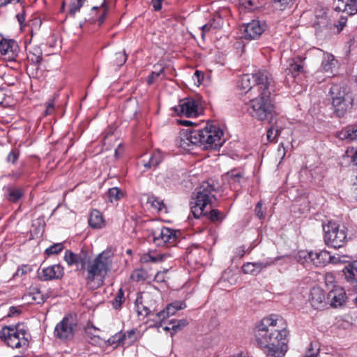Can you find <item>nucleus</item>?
<instances>
[{"mask_svg":"<svg viewBox=\"0 0 357 357\" xmlns=\"http://www.w3.org/2000/svg\"><path fill=\"white\" fill-rule=\"evenodd\" d=\"M63 258L69 266L77 265L83 271L86 283L97 289L104 284L112 268L114 255L111 250H105L91 258L86 250L82 249L77 254L67 250Z\"/></svg>","mask_w":357,"mask_h":357,"instance_id":"f257e3e1","label":"nucleus"},{"mask_svg":"<svg viewBox=\"0 0 357 357\" xmlns=\"http://www.w3.org/2000/svg\"><path fill=\"white\" fill-rule=\"evenodd\" d=\"M286 321L278 314L263 318L256 327L255 337L257 345L265 350L268 357H284L287 350Z\"/></svg>","mask_w":357,"mask_h":357,"instance_id":"f03ea898","label":"nucleus"},{"mask_svg":"<svg viewBox=\"0 0 357 357\" xmlns=\"http://www.w3.org/2000/svg\"><path fill=\"white\" fill-rule=\"evenodd\" d=\"M222 135V131L213 126H207L203 129L182 130L176 144L186 151H190L195 146L202 149H217L223 144Z\"/></svg>","mask_w":357,"mask_h":357,"instance_id":"7ed1b4c3","label":"nucleus"},{"mask_svg":"<svg viewBox=\"0 0 357 357\" xmlns=\"http://www.w3.org/2000/svg\"><path fill=\"white\" fill-rule=\"evenodd\" d=\"M270 95L271 90L269 88L263 89L260 92L259 97L252 99L246 105L248 113L259 121H267L269 123H272L274 121L275 112L271 101Z\"/></svg>","mask_w":357,"mask_h":357,"instance_id":"20e7f679","label":"nucleus"},{"mask_svg":"<svg viewBox=\"0 0 357 357\" xmlns=\"http://www.w3.org/2000/svg\"><path fill=\"white\" fill-rule=\"evenodd\" d=\"M215 190L214 186L208 181L203 182L196 189L190 202L191 211L195 218H198L208 213L205 209L208 206H213V201L215 199L213 195Z\"/></svg>","mask_w":357,"mask_h":357,"instance_id":"39448f33","label":"nucleus"},{"mask_svg":"<svg viewBox=\"0 0 357 357\" xmlns=\"http://www.w3.org/2000/svg\"><path fill=\"white\" fill-rule=\"evenodd\" d=\"M0 337L13 349H26L29 344V334L23 324L6 326L2 328Z\"/></svg>","mask_w":357,"mask_h":357,"instance_id":"423d86ee","label":"nucleus"},{"mask_svg":"<svg viewBox=\"0 0 357 357\" xmlns=\"http://www.w3.org/2000/svg\"><path fill=\"white\" fill-rule=\"evenodd\" d=\"M273 83L270 73L266 70H259L255 74L243 75L238 84V87L245 92L250 91L253 86L257 85L258 90L263 91L271 86Z\"/></svg>","mask_w":357,"mask_h":357,"instance_id":"0eeeda50","label":"nucleus"},{"mask_svg":"<svg viewBox=\"0 0 357 357\" xmlns=\"http://www.w3.org/2000/svg\"><path fill=\"white\" fill-rule=\"evenodd\" d=\"M323 228L326 245L335 249L344 246L347 241V229L344 226L329 221Z\"/></svg>","mask_w":357,"mask_h":357,"instance_id":"6e6552de","label":"nucleus"},{"mask_svg":"<svg viewBox=\"0 0 357 357\" xmlns=\"http://www.w3.org/2000/svg\"><path fill=\"white\" fill-rule=\"evenodd\" d=\"M330 93L334 112L338 117L344 116L353 105L354 99L351 94L341 90V87L337 84L331 86Z\"/></svg>","mask_w":357,"mask_h":357,"instance_id":"1a4fd4ad","label":"nucleus"},{"mask_svg":"<svg viewBox=\"0 0 357 357\" xmlns=\"http://www.w3.org/2000/svg\"><path fill=\"white\" fill-rule=\"evenodd\" d=\"M77 324L71 316L64 317L55 326L54 335L61 341L68 342L73 340Z\"/></svg>","mask_w":357,"mask_h":357,"instance_id":"9d476101","label":"nucleus"},{"mask_svg":"<svg viewBox=\"0 0 357 357\" xmlns=\"http://www.w3.org/2000/svg\"><path fill=\"white\" fill-rule=\"evenodd\" d=\"M20 52V47L17 42L12 39H6L0 36V57L5 61L10 63V68H17L19 64L16 58Z\"/></svg>","mask_w":357,"mask_h":357,"instance_id":"9b49d317","label":"nucleus"},{"mask_svg":"<svg viewBox=\"0 0 357 357\" xmlns=\"http://www.w3.org/2000/svg\"><path fill=\"white\" fill-rule=\"evenodd\" d=\"M180 231L166 227L158 228L151 232L153 241L158 246L174 245L176 243Z\"/></svg>","mask_w":357,"mask_h":357,"instance_id":"f8f14e48","label":"nucleus"},{"mask_svg":"<svg viewBox=\"0 0 357 357\" xmlns=\"http://www.w3.org/2000/svg\"><path fill=\"white\" fill-rule=\"evenodd\" d=\"M266 28L267 24L264 21L253 20L244 24L243 37L249 40L257 39L261 36Z\"/></svg>","mask_w":357,"mask_h":357,"instance_id":"ddd939ff","label":"nucleus"},{"mask_svg":"<svg viewBox=\"0 0 357 357\" xmlns=\"http://www.w3.org/2000/svg\"><path fill=\"white\" fill-rule=\"evenodd\" d=\"M174 109L178 115L186 117H195L199 114L198 103L192 98L181 100L178 105L175 107Z\"/></svg>","mask_w":357,"mask_h":357,"instance_id":"4468645a","label":"nucleus"},{"mask_svg":"<svg viewBox=\"0 0 357 357\" xmlns=\"http://www.w3.org/2000/svg\"><path fill=\"white\" fill-rule=\"evenodd\" d=\"M300 257H303L306 261H311L316 266H324L330 262L331 253L326 250L301 252Z\"/></svg>","mask_w":357,"mask_h":357,"instance_id":"2eb2a0df","label":"nucleus"},{"mask_svg":"<svg viewBox=\"0 0 357 357\" xmlns=\"http://www.w3.org/2000/svg\"><path fill=\"white\" fill-rule=\"evenodd\" d=\"M63 268L59 264H54L43 268H40L38 271V278L42 281L60 279L63 277Z\"/></svg>","mask_w":357,"mask_h":357,"instance_id":"dca6fc26","label":"nucleus"},{"mask_svg":"<svg viewBox=\"0 0 357 357\" xmlns=\"http://www.w3.org/2000/svg\"><path fill=\"white\" fill-rule=\"evenodd\" d=\"M278 259H266L258 262H248L243 266L242 270L245 274L257 275L263 269L273 265Z\"/></svg>","mask_w":357,"mask_h":357,"instance_id":"f3484780","label":"nucleus"},{"mask_svg":"<svg viewBox=\"0 0 357 357\" xmlns=\"http://www.w3.org/2000/svg\"><path fill=\"white\" fill-rule=\"evenodd\" d=\"M309 301L315 309L323 307L325 301L324 291L320 287H313L310 291Z\"/></svg>","mask_w":357,"mask_h":357,"instance_id":"a211bd4d","label":"nucleus"},{"mask_svg":"<svg viewBox=\"0 0 357 357\" xmlns=\"http://www.w3.org/2000/svg\"><path fill=\"white\" fill-rule=\"evenodd\" d=\"M327 299L333 307L341 306L345 301V293L342 288L335 287L328 294Z\"/></svg>","mask_w":357,"mask_h":357,"instance_id":"6ab92c4d","label":"nucleus"},{"mask_svg":"<svg viewBox=\"0 0 357 357\" xmlns=\"http://www.w3.org/2000/svg\"><path fill=\"white\" fill-rule=\"evenodd\" d=\"M337 63L334 56L331 54H324L320 70L325 73L326 77H330L334 75Z\"/></svg>","mask_w":357,"mask_h":357,"instance_id":"aec40b11","label":"nucleus"},{"mask_svg":"<svg viewBox=\"0 0 357 357\" xmlns=\"http://www.w3.org/2000/svg\"><path fill=\"white\" fill-rule=\"evenodd\" d=\"M335 10L353 15L357 13V3L351 0H337L335 1Z\"/></svg>","mask_w":357,"mask_h":357,"instance_id":"412c9836","label":"nucleus"},{"mask_svg":"<svg viewBox=\"0 0 357 357\" xmlns=\"http://www.w3.org/2000/svg\"><path fill=\"white\" fill-rule=\"evenodd\" d=\"M303 70V61L299 59H292L288 61V66L285 69L286 76H291L295 79Z\"/></svg>","mask_w":357,"mask_h":357,"instance_id":"4be33fe9","label":"nucleus"},{"mask_svg":"<svg viewBox=\"0 0 357 357\" xmlns=\"http://www.w3.org/2000/svg\"><path fill=\"white\" fill-rule=\"evenodd\" d=\"M162 155L161 152L158 151H153L152 154L148 157V160L145 158L142 160V162L146 169L157 167L162 161Z\"/></svg>","mask_w":357,"mask_h":357,"instance_id":"5701e85b","label":"nucleus"},{"mask_svg":"<svg viewBox=\"0 0 357 357\" xmlns=\"http://www.w3.org/2000/svg\"><path fill=\"white\" fill-rule=\"evenodd\" d=\"M338 137L343 140L357 141V124L347 126L342 130Z\"/></svg>","mask_w":357,"mask_h":357,"instance_id":"b1692460","label":"nucleus"},{"mask_svg":"<svg viewBox=\"0 0 357 357\" xmlns=\"http://www.w3.org/2000/svg\"><path fill=\"white\" fill-rule=\"evenodd\" d=\"M343 273L347 281L357 282V261L346 266Z\"/></svg>","mask_w":357,"mask_h":357,"instance_id":"393cba45","label":"nucleus"},{"mask_svg":"<svg viewBox=\"0 0 357 357\" xmlns=\"http://www.w3.org/2000/svg\"><path fill=\"white\" fill-rule=\"evenodd\" d=\"M89 225L93 228H101L104 225V220L100 212L98 210H93L89 220Z\"/></svg>","mask_w":357,"mask_h":357,"instance_id":"a878e982","label":"nucleus"},{"mask_svg":"<svg viewBox=\"0 0 357 357\" xmlns=\"http://www.w3.org/2000/svg\"><path fill=\"white\" fill-rule=\"evenodd\" d=\"M329 25V20L325 13H323L321 16H317L314 22V26L315 29L320 31L325 29L327 30Z\"/></svg>","mask_w":357,"mask_h":357,"instance_id":"bb28decb","label":"nucleus"},{"mask_svg":"<svg viewBox=\"0 0 357 357\" xmlns=\"http://www.w3.org/2000/svg\"><path fill=\"white\" fill-rule=\"evenodd\" d=\"M151 315L152 316L150 318V320L154 321L155 323V326L159 327L161 326V324L163 320L166 319L167 317L172 314L169 312L167 307H166L165 310H163L155 314L153 313Z\"/></svg>","mask_w":357,"mask_h":357,"instance_id":"cd10ccee","label":"nucleus"},{"mask_svg":"<svg viewBox=\"0 0 357 357\" xmlns=\"http://www.w3.org/2000/svg\"><path fill=\"white\" fill-rule=\"evenodd\" d=\"M23 196V192L20 188L8 187L7 188V199L12 202H17Z\"/></svg>","mask_w":357,"mask_h":357,"instance_id":"c85d7f7f","label":"nucleus"},{"mask_svg":"<svg viewBox=\"0 0 357 357\" xmlns=\"http://www.w3.org/2000/svg\"><path fill=\"white\" fill-rule=\"evenodd\" d=\"M167 257H169V255L167 253H160L156 255H151V253H148L144 255L142 259L144 262L151 261L153 263H158L163 261Z\"/></svg>","mask_w":357,"mask_h":357,"instance_id":"c756f323","label":"nucleus"},{"mask_svg":"<svg viewBox=\"0 0 357 357\" xmlns=\"http://www.w3.org/2000/svg\"><path fill=\"white\" fill-rule=\"evenodd\" d=\"M42 56L41 49L38 46H35L29 51L28 58L31 62L39 63L42 61Z\"/></svg>","mask_w":357,"mask_h":357,"instance_id":"7c9ffc66","label":"nucleus"},{"mask_svg":"<svg viewBox=\"0 0 357 357\" xmlns=\"http://www.w3.org/2000/svg\"><path fill=\"white\" fill-rule=\"evenodd\" d=\"M123 345H131L137 340V333L135 330H130L122 334Z\"/></svg>","mask_w":357,"mask_h":357,"instance_id":"2f4dec72","label":"nucleus"},{"mask_svg":"<svg viewBox=\"0 0 357 357\" xmlns=\"http://www.w3.org/2000/svg\"><path fill=\"white\" fill-rule=\"evenodd\" d=\"M149 203L151 204V206L158 210L159 212H167V208L163 203L162 200H160L157 197H150L149 199Z\"/></svg>","mask_w":357,"mask_h":357,"instance_id":"473e14b6","label":"nucleus"},{"mask_svg":"<svg viewBox=\"0 0 357 357\" xmlns=\"http://www.w3.org/2000/svg\"><path fill=\"white\" fill-rule=\"evenodd\" d=\"M27 296L30 297L31 301L37 303H41L44 302L43 295L41 294L40 290L37 288H33L31 291L29 293Z\"/></svg>","mask_w":357,"mask_h":357,"instance_id":"72a5a7b5","label":"nucleus"},{"mask_svg":"<svg viewBox=\"0 0 357 357\" xmlns=\"http://www.w3.org/2000/svg\"><path fill=\"white\" fill-rule=\"evenodd\" d=\"M106 344L114 348L117 347L119 345H123L122 333H119L112 336L106 341Z\"/></svg>","mask_w":357,"mask_h":357,"instance_id":"f704fd0d","label":"nucleus"},{"mask_svg":"<svg viewBox=\"0 0 357 357\" xmlns=\"http://www.w3.org/2000/svg\"><path fill=\"white\" fill-rule=\"evenodd\" d=\"M127 60L125 52H116L113 57L112 63L119 67L122 66Z\"/></svg>","mask_w":357,"mask_h":357,"instance_id":"c9c22d12","label":"nucleus"},{"mask_svg":"<svg viewBox=\"0 0 357 357\" xmlns=\"http://www.w3.org/2000/svg\"><path fill=\"white\" fill-rule=\"evenodd\" d=\"M185 306L186 305L183 301H175L169 304L167 307L169 312L174 315L178 310L185 308Z\"/></svg>","mask_w":357,"mask_h":357,"instance_id":"e433bc0d","label":"nucleus"},{"mask_svg":"<svg viewBox=\"0 0 357 357\" xmlns=\"http://www.w3.org/2000/svg\"><path fill=\"white\" fill-rule=\"evenodd\" d=\"M84 1L85 0H72L68 12L69 15L74 16L75 13L80 10Z\"/></svg>","mask_w":357,"mask_h":357,"instance_id":"4c0bfd02","label":"nucleus"},{"mask_svg":"<svg viewBox=\"0 0 357 357\" xmlns=\"http://www.w3.org/2000/svg\"><path fill=\"white\" fill-rule=\"evenodd\" d=\"M124 293L122 289H119V291L112 301L114 308L117 309L121 307V304L124 302Z\"/></svg>","mask_w":357,"mask_h":357,"instance_id":"58836bf2","label":"nucleus"},{"mask_svg":"<svg viewBox=\"0 0 357 357\" xmlns=\"http://www.w3.org/2000/svg\"><path fill=\"white\" fill-rule=\"evenodd\" d=\"M281 133V130L278 128L271 126L267 131V138L269 141L272 142L279 136Z\"/></svg>","mask_w":357,"mask_h":357,"instance_id":"ea45409f","label":"nucleus"},{"mask_svg":"<svg viewBox=\"0 0 357 357\" xmlns=\"http://www.w3.org/2000/svg\"><path fill=\"white\" fill-rule=\"evenodd\" d=\"M108 193L112 202L113 199L118 200L123 196L121 190L116 187L110 188Z\"/></svg>","mask_w":357,"mask_h":357,"instance_id":"a19ab883","label":"nucleus"},{"mask_svg":"<svg viewBox=\"0 0 357 357\" xmlns=\"http://www.w3.org/2000/svg\"><path fill=\"white\" fill-rule=\"evenodd\" d=\"M63 248V246L61 243H55L53 245L50 246L45 250V252L47 255L57 254L61 252Z\"/></svg>","mask_w":357,"mask_h":357,"instance_id":"79ce46f5","label":"nucleus"},{"mask_svg":"<svg viewBox=\"0 0 357 357\" xmlns=\"http://www.w3.org/2000/svg\"><path fill=\"white\" fill-rule=\"evenodd\" d=\"M86 333L89 341L91 344L95 345H101L102 343L106 344V340H102L98 335H92L91 336H90V332H89L88 331H86Z\"/></svg>","mask_w":357,"mask_h":357,"instance_id":"37998d69","label":"nucleus"},{"mask_svg":"<svg viewBox=\"0 0 357 357\" xmlns=\"http://www.w3.org/2000/svg\"><path fill=\"white\" fill-rule=\"evenodd\" d=\"M172 330L176 332L178 329L185 327L188 325V321L185 319H181L178 321H172Z\"/></svg>","mask_w":357,"mask_h":357,"instance_id":"c03bdc74","label":"nucleus"},{"mask_svg":"<svg viewBox=\"0 0 357 357\" xmlns=\"http://www.w3.org/2000/svg\"><path fill=\"white\" fill-rule=\"evenodd\" d=\"M347 22V17L346 15H342L339 19L337 24H335L334 26L337 28V32L340 33L343 28L345 26Z\"/></svg>","mask_w":357,"mask_h":357,"instance_id":"a18cd8bd","label":"nucleus"},{"mask_svg":"<svg viewBox=\"0 0 357 357\" xmlns=\"http://www.w3.org/2000/svg\"><path fill=\"white\" fill-rule=\"evenodd\" d=\"M209 218L211 221H218L222 219V214L216 209H211L209 213Z\"/></svg>","mask_w":357,"mask_h":357,"instance_id":"49530a36","label":"nucleus"},{"mask_svg":"<svg viewBox=\"0 0 357 357\" xmlns=\"http://www.w3.org/2000/svg\"><path fill=\"white\" fill-rule=\"evenodd\" d=\"M347 258H348V257H347V256L340 257L339 255H331V259H330L329 263H331V264L345 263V262H347Z\"/></svg>","mask_w":357,"mask_h":357,"instance_id":"de8ad7c7","label":"nucleus"},{"mask_svg":"<svg viewBox=\"0 0 357 357\" xmlns=\"http://www.w3.org/2000/svg\"><path fill=\"white\" fill-rule=\"evenodd\" d=\"M19 151L16 149L12 150L7 156V161L15 164L19 158Z\"/></svg>","mask_w":357,"mask_h":357,"instance_id":"09e8293b","label":"nucleus"},{"mask_svg":"<svg viewBox=\"0 0 357 357\" xmlns=\"http://www.w3.org/2000/svg\"><path fill=\"white\" fill-rule=\"evenodd\" d=\"M255 215L259 219H262L264 218V210L263 208V204L261 202H259L256 205L255 209Z\"/></svg>","mask_w":357,"mask_h":357,"instance_id":"8fccbe9b","label":"nucleus"},{"mask_svg":"<svg viewBox=\"0 0 357 357\" xmlns=\"http://www.w3.org/2000/svg\"><path fill=\"white\" fill-rule=\"evenodd\" d=\"M30 268L26 265H23L17 268L16 272L14 273V277H22V275L26 274L28 271H30Z\"/></svg>","mask_w":357,"mask_h":357,"instance_id":"3c124183","label":"nucleus"},{"mask_svg":"<svg viewBox=\"0 0 357 357\" xmlns=\"http://www.w3.org/2000/svg\"><path fill=\"white\" fill-rule=\"evenodd\" d=\"M137 312H138V314H141V315H144V316H149L150 318L151 317V314H153L150 310L146 307V306H144L143 305H137Z\"/></svg>","mask_w":357,"mask_h":357,"instance_id":"603ef678","label":"nucleus"},{"mask_svg":"<svg viewBox=\"0 0 357 357\" xmlns=\"http://www.w3.org/2000/svg\"><path fill=\"white\" fill-rule=\"evenodd\" d=\"M293 0H273L275 7L280 10L284 9Z\"/></svg>","mask_w":357,"mask_h":357,"instance_id":"864d4df0","label":"nucleus"},{"mask_svg":"<svg viewBox=\"0 0 357 357\" xmlns=\"http://www.w3.org/2000/svg\"><path fill=\"white\" fill-rule=\"evenodd\" d=\"M204 78V73L202 71L196 70L192 76V79L195 82V84L199 86Z\"/></svg>","mask_w":357,"mask_h":357,"instance_id":"5fc2aeb1","label":"nucleus"},{"mask_svg":"<svg viewBox=\"0 0 357 357\" xmlns=\"http://www.w3.org/2000/svg\"><path fill=\"white\" fill-rule=\"evenodd\" d=\"M241 1L243 4L245 6V7L250 9L257 7V4L258 3V0H241Z\"/></svg>","mask_w":357,"mask_h":357,"instance_id":"6e6d98bb","label":"nucleus"},{"mask_svg":"<svg viewBox=\"0 0 357 357\" xmlns=\"http://www.w3.org/2000/svg\"><path fill=\"white\" fill-rule=\"evenodd\" d=\"M164 0H152L151 4L155 10H160L162 7V2Z\"/></svg>","mask_w":357,"mask_h":357,"instance_id":"4d7b16f0","label":"nucleus"},{"mask_svg":"<svg viewBox=\"0 0 357 357\" xmlns=\"http://www.w3.org/2000/svg\"><path fill=\"white\" fill-rule=\"evenodd\" d=\"M25 14H24V11H22L21 13H18L17 15H16V18L19 22V24L22 26L23 22H24L25 20Z\"/></svg>","mask_w":357,"mask_h":357,"instance_id":"13d9d810","label":"nucleus"},{"mask_svg":"<svg viewBox=\"0 0 357 357\" xmlns=\"http://www.w3.org/2000/svg\"><path fill=\"white\" fill-rule=\"evenodd\" d=\"M20 313V310L16 307H10V311L8 313V316H14L15 314H18Z\"/></svg>","mask_w":357,"mask_h":357,"instance_id":"bf43d9fd","label":"nucleus"},{"mask_svg":"<svg viewBox=\"0 0 357 357\" xmlns=\"http://www.w3.org/2000/svg\"><path fill=\"white\" fill-rule=\"evenodd\" d=\"M54 108V102H48L47 103V109H46V114H51L52 109Z\"/></svg>","mask_w":357,"mask_h":357,"instance_id":"052dcab7","label":"nucleus"},{"mask_svg":"<svg viewBox=\"0 0 357 357\" xmlns=\"http://www.w3.org/2000/svg\"><path fill=\"white\" fill-rule=\"evenodd\" d=\"M351 162L357 165V149L352 153L351 155Z\"/></svg>","mask_w":357,"mask_h":357,"instance_id":"680f3d73","label":"nucleus"},{"mask_svg":"<svg viewBox=\"0 0 357 357\" xmlns=\"http://www.w3.org/2000/svg\"><path fill=\"white\" fill-rule=\"evenodd\" d=\"M164 69L161 68L158 72H153L152 76L155 77H159L162 73H163Z\"/></svg>","mask_w":357,"mask_h":357,"instance_id":"e2e57ef3","label":"nucleus"},{"mask_svg":"<svg viewBox=\"0 0 357 357\" xmlns=\"http://www.w3.org/2000/svg\"><path fill=\"white\" fill-rule=\"evenodd\" d=\"M180 123L183 126H189L192 124V121H186V120H181Z\"/></svg>","mask_w":357,"mask_h":357,"instance_id":"0e129e2a","label":"nucleus"},{"mask_svg":"<svg viewBox=\"0 0 357 357\" xmlns=\"http://www.w3.org/2000/svg\"><path fill=\"white\" fill-rule=\"evenodd\" d=\"M231 179L234 182H237V181L239 182V179H240L239 175L238 174L232 175Z\"/></svg>","mask_w":357,"mask_h":357,"instance_id":"69168bd1","label":"nucleus"},{"mask_svg":"<svg viewBox=\"0 0 357 357\" xmlns=\"http://www.w3.org/2000/svg\"><path fill=\"white\" fill-rule=\"evenodd\" d=\"M9 3V0H0V7L4 6Z\"/></svg>","mask_w":357,"mask_h":357,"instance_id":"338daca9","label":"nucleus"},{"mask_svg":"<svg viewBox=\"0 0 357 357\" xmlns=\"http://www.w3.org/2000/svg\"><path fill=\"white\" fill-rule=\"evenodd\" d=\"M5 94L3 93V91H0V105L3 102L4 100Z\"/></svg>","mask_w":357,"mask_h":357,"instance_id":"774afa93","label":"nucleus"}]
</instances>
